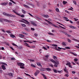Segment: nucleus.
Here are the masks:
<instances>
[{
    "mask_svg": "<svg viewBox=\"0 0 79 79\" xmlns=\"http://www.w3.org/2000/svg\"><path fill=\"white\" fill-rule=\"evenodd\" d=\"M19 35L20 36H21L22 37H24V35H22L21 34H19Z\"/></svg>",
    "mask_w": 79,
    "mask_h": 79,
    "instance_id": "3c124183",
    "label": "nucleus"
},
{
    "mask_svg": "<svg viewBox=\"0 0 79 79\" xmlns=\"http://www.w3.org/2000/svg\"><path fill=\"white\" fill-rule=\"evenodd\" d=\"M12 12L14 13H15L17 15H18V16H20V14L18 13V12H16V11H15L14 10H12Z\"/></svg>",
    "mask_w": 79,
    "mask_h": 79,
    "instance_id": "0eeeda50",
    "label": "nucleus"
},
{
    "mask_svg": "<svg viewBox=\"0 0 79 79\" xmlns=\"http://www.w3.org/2000/svg\"><path fill=\"white\" fill-rule=\"evenodd\" d=\"M63 3L64 5H65V4H66V3H67V2L63 1Z\"/></svg>",
    "mask_w": 79,
    "mask_h": 79,
    "instance_id": "58836bf2",
    "label": "nucleus"
},
{
    "mask_svg": "<svg viewBox=\"0 0 79 79\" xmlns=\"http://www.w3.org/2000/svg\"><path fill=\"white\" fill-rule=\"evenodd\" d=\"M53 58L54 59V60H56V59H57V57H56V56H53Z\"/></svg>",
    "mask_w": 79,
    "mask_h": 79,
    "instance_id": "cd10ccee",
    "label": "nucleus"
},
{
    "mask_svg": "<svg viewBox=\"0 0 79 79\" xmlns=\"http://www.w3.org/2000/svg\"><path fill=\"white\" fill-rule=\"evenodd\" d=\"M41 75H42V76H43L44 77L45 76V74H44L41 73Z\"/></svg>",
    "mask_w": 79,
    "mask_h": 79,
    "instance_id": "bf43d9fd",
    "label": "nucleus"
},
{
    "mask_svg": "<svg viewBox=\"0 0 79 79\" xmlns=\"http://www.w3.org/2000/svg\"><path fill=\"white\" fill-rule=\"evenodd\" d=\"M2 73H3V70H2V69L1 67H0V73L1 74H2Z\"/></svg>",
    "mask_w": 79,
    "mask_h": 79,
    "instance_id": "aec40b11",
    "label": "nucleus"
},
{
    "mask_svg": "<svg viewBox=\"0 0 79 79\" xmlns=\"http://www.w3.org/2000/svg\"><path fill=\"white\" fill-rule=\"evenodd\" d=\"M24 45H25L26 46H27V47H29V48H31V47L29 46V45L27 43H25L24 44Z\"/></svg>",
    "mask_w": 79,
    "mask_h": 79,
    "instance_id": "9b49d317",
    "label": "nucleus"
},
{
    "mask_svg": "<svg viewBox=\"0 0 79 79\" xmlns=\"http://www.w3.org/2000/svg\"><path fill=\"white\" fill-rule=\"evenodd\" d=\"M3 20V19L2 18H0V22H1V23H2Z\"/></svg>",
    "mask_w": 79,
    "mask_h": 79,
    "instance_id": "bb28decb",
    "label": "nucleus"
},
{
    "mask_svg": "<svg viewBox=\"0 0 79 79\" xmlns=\"http://www.w3.org/2000/svg\"><path fill=\"white\" fill-rule=\"evenodd\" d=\"M21 25H22V26H23V27H26V25H25V24H21Z\"/></svg>",
    "mask_w": 79,
    "mask_h": 79,
    "instance_id": "2f4dec72",
    "label": "nucleus"
},
{
    "mask_svg": "<svg viewBox=\"0 0 79 79\" xmlns=\"http://www.w3.org/2000/svg\"><path fill=\"white\" fill-rule=\"evenodd\" d=\"M4 21H6V22H8V23H9V22H10V20H8L6 19H4Z\"/></svg>",
    "mask_w": 79,
    "mask_h": 79,
    "instance_id": "412c9836",
    "label": "nucleus"
},
{
    "mask_svg": "<svg viewBox=\"0 0 79 79\" xmlns=\"http://www.w3.org/2000/svg\"><path fill=\"white\" fill-rule=\"evenodd\" d=\"M10 37H12V38H15V35H13V34H10Z\"/></svg>",
    "mask_w": 79,
    "mask_h": 79,
    "instance_id": "ddd939ff",
    "label": "nucleus"
},
{
    "mask_svg": "<svg viewBox=\"0 0 79 79\" xmlns=\"http://www.w3.org/2000/svg\"><path fill=\"white\" fill-rule=\"evenodd\" d=\"M21 16L22 18H24V15H21V14H20V16Z\"/></svg>",
    "mask_w": 79,
    "mask_h": 79,
    "instance_id": "c9c22d12",
    "label": "nucleus"
},
{
    "mask_svg": "<svg viewBox=\"0 0 79 79\" xmlns=\"http://www.w3.org/2000/svg\"><path fill=\"white\" fill-rule=\"evenodd\" d=\"M78 60V59H77L75 58V59H74V61H76V62L77 61V60Z\"/></svg>",
    "mask_w": 79,
    "mask_h": 79,
    "instance_id": "a18cd8bd",
    "label": "nucleus"
},
{
    "mask_svg": "<svg viewBox=\"0 0 79 79\" xmlns=\"http://www.w3.org/2000/svg\"><path fill=\"white\" fill-rule=\"evenodd\" d=\"M32 25H33V26H37V24H36L35 23H32Z\"/></svg>",
    "mask_w": 79,
    "mask_h": 79,
    "instance_id": "a878e982",
    "label": "nucleus"
},
{
    "mask_svg": "<svg viewBox=\"0 0 79 79\" xmlns=\"http://www.w3.org/2000/svg\"><path fill=\"white\" fill-rule=\"evenodd\" d=\"M7 33H8V34H11V31H10L9 30L8 31H7Z\"/></svg>",
    "mask_w": 79,
    "mask_h": 79,
    "instance_id": "49530a36",
    "label": "nucleus"
},
{
    "mask_svg": "<svg viewBox=\"0 0 79 79\" xmlns=\"http://www.w3.org/2000/svg\"><path fill=\"white\" fill-rule=\"evenodd\" d=\"M31 66H32V67H33V68H35V67H36L35 65H33L32 64H31Z\"/></svg>",
    "mask_w": 79,
    "mask_h": 79,
    "instance_id": "c85d7f7f",
    "label": "nucleus"
},
{
    "mask_svg": "<svg viewBox=\"0 0 79 79\" xmlns=\"http://www.w3.org/2000/svg\"><path fill=\"white\" fill-rule=\"evenodd\" d=\"M23 6H24V7H25V8H30L29 6L25 4H23Z\"/></svg>",
    "mask_w": 79,
    "mask_h": 79,
    "instance_id": "f8f14e48",
    "label": "nucleus"
},
{
    "mask_svg": "<svg viewBox=\"0 0 79 79\" xmlns=\"http://www.w3.org/2000/svg\"><path fill=\"white\" fill-rule=\"evenodd\" d=\"M72 54H73V55H74V56H77V54H76L73 52L72 53Z\"/></svg>",
    "mask_w": 79,
    "mask_h": 79,
    "instance_id": "37998d69",
    "label": "nucleus"
},
{
    "mask_svg": "<svg viewBox=\"0 0 79 79\" xmlns=\"http://www.w3.org/2000/svg\"><path fill=\"white\" fill-rule=\"evenodd\" d=\"M73 2L74 3L75 5H77V3H76V1H73Z\"/></svg>",
    "mask_w": 79,
    "mask_h": 79,
    "instance_id": "79ce46f5",
    "label": "nucleus"
},
{
    "mask_svg": "<svg viewBox=\"0 0 79 79\" xmlns=\"http://www.w3.org/2000/svg\"><path fill=\"white\" fill-rule=\"evenodd\" d=\"M25 74H26V76H30V77H31V75H29L28 74L26 73H25Z\"/></svg>",
    "mask_w": 79,
    "mask_h": 79,
    "instance_id": "09e8293b",
    "label": "nucleus"
},
{
    "mask_svg": "<svg viewBox=\"0 0 79 79\" xmlns=\"http://www.w3.org/2000/svg\"><path fill=\"white\" fill-rule=\"evenodd\" d=\"M23 21H25V22H26V23H28V24H29V23H30L28 21H27V20H25V19H23Z\"/></svg>",
    "mask_w": 79,
    "mask_h": 79,
    "instance_id": "a211bd4d",
    "label": "nucleus"
},
{
    "mask_svg": "<svg viewBox=\"0 0 79 79\" xmlns=\"http://www.w3.org/2000/svg\"><path fill=\"white\" fill-rule=\"evenodd\" d=\"M46 70H47L48 71H51V69L50 68H46Z\"/></svg>",
    "mask_w": 79,
    "mask_h": 79,
    "instance_id": "dca6fc26",
    "label": "nucleus"
},
{
    "mask_svg": "<svg viewBox=\"0 0 79 79\" xmlns=\"http://www.w3.org/2000/svg\"><path fill=\"white\" fill-rule=\"evenodd\" d=\"M18 47H17V48L19 49H21V48H22V46H19V47L18 46H17Z\"/></svg>",
    "mask_w": 79,
    "mask_h": 79,
    "instance_id": "b1692460",
    "label": "nucleus"
},
{
    "mask_svg": "<svg viewBox=\"0 0 79 79\" xmlns=\"http://www.w3.org/2000/svg\"><path fill=\"white\" fill-rule=\"evenodd\" d=\"M8 75L13 77V73H8Z\"/></svg>",
    "mask_w": 79,
    "mask_h": 79,
    "instance_id": "423d86ee",
    "label": "nucleus"
},
{
    "mask_svg": "<svg viewBox=\"0 0 79 79\" xmlns=\"http://www.w3.org/2000/svg\"><path fill=\"white\" fill-rule=\"evenodd\" d=\"M39 73H40V71L39 70H37L34 73V74H35V76H37V75H38V74H39Z\"/></svg>",
    "mask_w": 79,
    "mask_h": 79,
    "instance_id": "39448f33",
    "label": "nucleus"
},
{
    "mask_svg": "<svg viewBox=\"0 0 79 79\" xmlns=\"http://www.w3.org/2000/svg\"><path fill=\"white\" fill-rule=\"evenodd\" d=\"M62 45H64V46H66V44H65V43H63Z\"/></svg>",
    "mask_w": 79,
    "mask_h": 79,
    "instance_id": "680f3d73",
    "label": "nucleus"
},
{
    "mask_svg": "<svg viewBox=\"0 0 79 79\" xmlns=\"http://www.w3.org/2000/svg\"><path fill=\"white\" fill-rule=\"evenodd\" d=\"M2 14L3 15H5V16H6L7 13H6L5 12H4Z\"/></svg>",
    "mask_w": 79,
    "mask_h": 79,
    "instance_id": "f704fd0d",
    "label": "nucleus"
},
{
    "mask_svg": "<svg viewBox=\"0 0 79 79\" xmlns=\"http://www.w3.org/2000/svg\"><path fill=\"white\" fill-rule=\"evenodd\" d=\"M49 60L50 61H51V62L53 63L54 64H57V65H58V64H59V62H58V61L57 62H56V61H55V60H53L52 59H50Z\"/></svg>",
    "mask_w": 79,
    "mask_h": 79,
    "instance_id": "f03ea898",
    "label": "nucleus"
},
{
    "mask_svg": "<svg viewBox=\"0 0 79 79\" xmlns=\"http://www.w3.org/2000/svg\"><path fill=\"white\" fill-rule=\"evenodd\" d=\"M12 14H7V15H6V16H10V17H11V15Z\"/></svg>",
    "mask_w": 79,
    "mask_h": 79,
    "instance_id": "6ab92c4d",
    "label": "nucleus"
},
{
    "mask_svg": "<svg viewBox=\"0 0 79 79\" xmlns=\"http://www.w3.org/2000/svg\"><path fill=\"white\" fill-rule=\"evenodd\" d=\"M54 66L55 67V68H57L58 67V65L56 64H55L54 65Z\"/></svg>",
    "mask_w": 79,
    "mask_h": 79,
    "instance_id": "8fccbe9b",
    "label": "nucleus"
},
{
    "mask_svg": "<svg viewBox=\"0 0 79 79\" xmlns=\"http://www.w3.org/2000/svg\"><path fill=\"white\" fill-rule=\"evenodd\" d=\"M43 49H44V50H47L48 49L47 48L45 47H43Z\"/></svg>",
    "mask_w": 79,
    "mask_h": 79,
    "instance_id": "c756f323",
    "label": "nucleus"
},
{
    "mask_svg": "<svg viewBox=\"0 0 79 79\" xmlns=\"http://www.w3.org/2000/svg\"><path fill=\"white\" fill-rule=\"evenodd\" d=\"M12 45H14V46H16V47L17 46V45L16 44H15V43H13L12 44Z\"/></svg>",
    "mask_w": 79,
    "mask_h": 79,
    "instance_id": "4d7b16f0",
    "label": "nucleus"
},
{
    "mask_svg": "<svg viewBox=\"0 0 79 79\" xmlns=\"http://www.w3.org/2000/svg\"><path fill=\"white\" fill-rule=\"evenodd\" d=\"M30 62H33V61H34V60H32V59H31L30 60Z\"/></svg>",
    "mask_w": 79,
    "mask_h": 79,
    "instance_id": "13d9d810",
    "label": "nucleus"
},
{
    "mask_svg": "<svg viewBox=\"0 0 79 79\" xmlns=\"http://www.w3.org/2000/svg\"><path fill=\"white\" fill-rule=\"evenodd\" d=\"M52 47H58V45L56 44H52Z\"/></svg>",
    "mask_w": 79,
    "mask_h": 79,
    "instance_id": "72a5a7b5",
    "label": "nucleus"
},
{
    "mask_svg": "<svg viewBox=\"0 0 79 79\" xmlns=\"http://www.w3.org/2000/svg\"><path fill=\"white\" fill-rule=\"evenodd\" d=\"M2 64H4V65H6V66H7V64L5 62H2Z\"/></svg>",
    "mask_w": 79,
    "mask_h": 79,
    "instance_id": "393cba45",
    "label": "nucleus"
},
{
    "mask_svg": "<svg viewBox=\"0 0 79 79\" xmlns=\"http://www.w3.org/2000/svg\"><path fill=\"white\" fill-rule=\"evenodd\" d=\"M66 49H70V48L69 47H66L65 48Z\"/></svg>",
    "mask_w": 79,
    "mask_h": 79,
    "instance_id": "338daca9",
    "label": "nucleus"
},
{
    "mask_svg": "<svg viewBox=\"0 0 79 79\" xmlns=\"http://www.w3.org/2000/svg\"><path fill=\"white\" fill-rule=\"evenodd\" d=\"M56 10L57 12H59V9L58 8H57L56 9Z\"/></svg>",
    "mask_w": 79,
    "mask_h": 79,
    "instance_id": "a19ab883",
    "label": "nucleus"
},
{
    "mask_svg": "<svg viewBox=\"0 0 79 79\" xmlns=\"http://www.w3.org/2000/svg\"><path fill=\"white\" fill-rule=\"evenodd\" d=\"M70 28H71L72 29H77V28L76 27H74L73 26L70 25L69 26Z\"/></svg>",
    "mask_w": 79,
    "mask_h": 79,
    "instance_id": "6e6552de",
    "label": "nucleus"
},
{
    "mask_svg": "<svg viewBox=\"0 0 79 79\" xmlns=\"http://www.w3.org/2000/svg\"><path fill=\"white\" fill-rule=\"evenodd\" d=\"M37 65H38V66H40V63H37Z\"/></svg>",
    "mask_w": 79,
    "mask_h": 79,
    "instance_id": "e2e57ef3",
    "label": "nucleus"
},
{
    "mask_svg": "<svg viewBox=\"0 0 79 79\" xmlns=\"http://www.w3.org/2000/svg\"><path fill=\"white\" fill-rule=\"evenodd\" d=\"M53 70L54 72L55 73H57V70H56L54 69H53Z\"/></svg>",
    "mask_w": 79,
    "mask_h": 79,
    "instance_id": "e433bc0d",
    "label": "nucleus"
},
{
    "mask_svg": "<svg viewBox=\"0 0 79 79\" xmlns=\"http://www.w3.org/2000/svg\"><path fill=\"white\" fill-rule=\"evenodd\" d=\"M49 56L48 55L45 56L43 58V60L45 61H48Z\"/></svg>",
    "mask_w": 79,
    "mask_h": 79,
    "instance_id": "7ed1b4c3",
    "label": "nucleus"
},
{
    "mask_svg": "<svg viewBox=\"0 0 79 79\" xmlns=\"http://www.w3.org/2000/svg\"><path fill=\"white\" fill-rule=\"evenodd\" d=\"M6 45H7V46H10V44L8 43H7L6 44Z\"/></svg>",
    "mask_w": 79,
    "mask_h": 79,
    "instance_id": "69168bd1",
    "label": "nucleus"
},
{
    "mask_svg": "<svg viewBox=\"0 0 79 79\" xmlns=\"http://www.w3.org/2000/svg\"><path fill=\"white\" fill-rule=\"evenodd\" d=\"M48 34L50 35H53V34L50 33H48Z\"/></svg>",
    "mask_w": 79,
    "mask_h": 79,
    "instance_id": "c03bdc74",
    "label": "nucleus"
},
{
    "mask_svg": "<svg viewBox=\"0 0 79 79\" xmlns=\"http://www.w3.org/2000/svg\"><path fill=\"white\" fill-rule=\"evenodd\" d=\"M64 71L65 72V73H66L68 74L69 73H68V70H67L66 69V68L65 67L64 69Z\"/></svg>",
    "mask_w": 79,
    "mask_h": 79,
    "instance_id": "9d476101",
    "label": "nucleus"
},
{
    "mask_svg": "<svg viewBox=\"0 0 79 79\" xmlns=\"http://www.w3.org/2000/svg\"><path fill=\"white\" fill-rule=\"evenodd\" d=\"M53 48H54V49H55L56 50H57V47H53Z\"/></svg>",
    "mask_w": 79,
    "mask_h": 79,
    "instance_id": "6e6d98bb",
    "label": "nucleus"
},
{
    "mask_svg": "<svg viewBox=\"0 0 79 79\" xmlns=\"http://www.w3.org/2000/svg\"><path fill=\"white\" fill-rule=\"evenodd\" d=\"M9 6H11L12 5V3L11 2H10L9 3Z\"/></svg>",
    "mask_w": 79,
    "mask_h": 79,
    "instance_id": "de8ad7c7",
    "label": "nucleus"
},
{
    "mask_svg": "<svg viewBox=\"0 0 79 79\" xmlns=\"http://www.w3.org/2000/svg\"><path fill=\"white\" fill-rule=\"evenodd\" d=\"M50 66L51 67H52V68H53V65L52 64H50Z\"/></svg>",
    "mask_w": 79,
    "mask_h": 79,
    "instance_id": "052dcab7",
    "label": "nucleus"
},
{
    "mask_svg": "<svg viewBox=\"0 0 79 79\" xmlns=\"http://www.w3.org/2000/svg\"><path fill=\"white\" fill-rule=\"evenodd\" d=\"M43 16H44V18H48L49 17V16H48V15H43Z\"/></svg>",
    "mask_w": 79,
    "mask_h": 79,
    "instance_id": "2eb2a0df",
    "label": "nucleus"
},
{
    "mask_svg": "<svg viewBox=\"0 0 79 79\" xmlns=\"http://www.w3.org/2000/svg\"><path fill=\"white\" fill-rule=\"evenodd\" d=\"M68 41L70 43H71V41L69 39H68Z\"/></svg>",
    "mask_w": 79,
    "mask_h": 79,
    "instance_id": "0e129e2a",
    "label": "nucleus"
},
{
    "mask_svg": "<svg viewBox=\"0 0 79 79\" xmlns=\"http://www.w3.org/2000/svg\"><path fill=\"white\" fill-rule=\"evenodd\" d=\"M40 70H41V71H44V68H42L40 69Z\"/></svg>",
    "mask_w": 79,
    "mask_h": 79,
    "instance_id": "4c0bfd02",
    "label": "nucleus"
},
{
    "mask_svg": "<svg viewBox=\"0 0 79 79\" xmlns=\"http://www.w3.org/2000/svg\"><path fill=\"white\" fill-rule=\"evenodd\" d=\"M69 68H73V67H72V65H71V63H70V64H69Z\"/></svg>",
    "mask_w": 79,
    "mask_h": 79,
    "instance_id": "7c9ffc66",
    "label": "nucleus"
},
{
    "mask_svg": "<svg viewBox=\"0 0 79 79\" xmlns=\"http://www.w3.org/2000/svg\"><path fill=\"white\" fill-rule=\"evenodd\" d=\"M15 60V58H11V60Z\"/></svg>",
    "mask_w": 79,
    "mask_h": 79,
    "instance_id": "864d4df0",
    "label": "nucleus"
},
{
    "mask_svg": "<svg viewBox=\"0 0 79 79\" xmlns=\"http://www.w3.org/2000/svg\"><path fill=\"white\" fill-rule=\"evenodd\" d=\"M22 12L23 13H26V11H25L24 10H22Z\"/></svg>",
    "mask_w": 79,
    "mask_h": 79,
    "instance_id": "603ef678",
    "label": "nucleus"
},
{
    "mask_svg": "<svg viewBox=\"0 0 79 79\" xmlns=\"http://www.w3.org/2000/svg\"><path fill=\"white\" fill-rule=\"evenodd\" d=\"M45 21H47V22L48 23H49V24H52V23H51L48 20H46V19H45Z\"/></svg>",
    "mask_w": 79,
    "mask_h": 79,
    "instance_id": "f3484780",
    "label": "nucleus"
},
{
    "mask_svg": "<svg viewBox=\"0 0 79 79\" xmlns=\"http://www.w3.org/2000/svg\"><path fill=\"white\" fill-rule=\"evenodd\" d=\"M31 31H35V29H34V28H31Z\"/></svg>",
    "mask_w": 79,
    "mask_h": 79,
    "instance_id": "5fc2aeb1",
    "label": "nucleus"
},
{
    "mask_svg": "<svg viewBox=\"0 0 79 79\" xmlns=\"http://www.w3.org/2000/svg\"><path fill=\"white\" fill-rule=\"evenodd\" d=\"M18 66L20 67V68L22 69H24V64L21 62H19L17 63Z\"/></svg>",
    "mask_w": 79,
    "mask_h": 79,
    "instance_id": "f257e3e1",
    "label": "nucleus"
},
{
    "mask_svg": "<svg viewBox=\"0 0 79 79\" xmlns=\"http://www.w3.org/2000/svg\"><path fill=\"white\" fill-rule=\"evenodd\" d=\"M53 26H54V27H56V28H58V29L60 28V27H58V26H56L55 25H54Z\"/></svg>",
    "mask_w": 79,
    "mask_h": 79,
    "instance_id": "5701e85b",
    "label": "nucleus"
},
{
    "mask_svg": "<svg viewBox=\"0 0 79 79\" xmlns=\"http://www.w3.org/2000/svg\"><path fill=\"white\" fill-rule=\"evenodd\" d=\"M60 33H62V34H66V32H65L64 31H63L61 30H60Z\"/></svg>",
    "mask_w": 79,
    "mask_h": 79,
    "instance_id": "4468645a",
    "label": "nucleus"
},
{
    "mask_svg": "<svg viewBox=\"0 0 79 79\" xmlns=\"http://www.w3.org/2000/svg\"><path fill=\"white\" fill-rule=\"evenodd\" d=\"M2 56L0 55V60H2Z\"/></svg>",
    "mask_w": 79,
    "mask_h": 79,
    "instance_id": "774afa93",
    "label": "nucleus"
},
{
    "mask_svg": "<svg viewBox=\"0 0 79 79\" xmlns=\"http://www.w3.org/2000/svg\"><path fill=\"white\" fill-rule=\"evenodd\" d=\"M66 35V36H67V37H71V35H69L67 34V33L66 32V34H65Z\"/></svg>",
    "mask_w": 79,
    "mask_h": 79,
    "instance_id": "4be33fe9",
    "label": "nucleus"
},
{
    "mask_svg": "<svg viewBox=\"0 0 79 79\" xmlns=\"http://www.w3.org/2000/svg\"><path fill=\"white\" fill-rule=\"evenodd\" d=\"M59 26L60 27H61V28H62V29H65V28L61 26V25H59Z\"/></svg>",
    "mask_w": 79,
    "mask_h": 79,
    "instance_id": "473e14b6",
    "label": "nucleus"
},
{
    "mask_svg": "<svg viewBox=\"0 0 79 79\" xmlns=\"http://www.w3.org/2000/svg\"><path fill=\"white\" fill-rule=\"evenodd\" d=\"M11 17H12V18H16V15H13L12 14Z\"/></svg>",
    "mask_w": 79,
    "mask_h": 79,
    "instance_id": "ea45409f",
    "label": "nucleus"
},
{
    "mask_svg": "<svg viewBox=\"0 0 79 79\" xmlns=\"http://www.w3.org/2000/svg\"><path fill=\"white\" fill-rule=\"evenodd\" d=\"M1 67L3 70H5V69H6V67H5V66L4 65H2Z\"/></svg>",
    "mask_w": 79,
    "mask_h": 79,
    "instance_id": "1a4fd4ad",
    "label": "nucleus"
},
{
    "mask_svg": "<svg viewBox=\"0 0 79 79\" xmlns=\"http://www.w3.org/2000/svg\"><path fill=\"white\" fill-rule=\"evenodd\" d=\"M8 4V2H2L0 4L1 5H2V6H6Z\"/></svg>",
    "mask_w": 79,
    "mask_h": 79,
    "instance_id": "20e7f679",
    "label": "nucleus"
}]
</instances>
